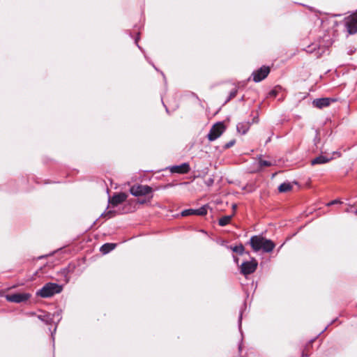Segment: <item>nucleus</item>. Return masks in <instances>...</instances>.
Here are the masks:
<instances>
[{"label": "nucleus", "mask_w": 357, "mask_h": 357, "mask_svg": "<svg viewBox=\"0 0 357 357\" xmlns=\"http://www.w3.org/2000/svg\"><path fill=\"white\" fill-rule=\"evenodd\" d=\"M250 244L255 252L263 250L264 252H271L275 247V243L269 239L261 236H253L250 239Z\"/></svg>", "instance_id": "nucleus-1"}, {"label": "nucleus", "mask_w": 357, "mask_h": 357, "mask_svg": "<svg viewBox=\"0 0 357 357\" xmlns=\"http://www.w3.org/2000/svg\"><path fill=\"white\" fill-rule=\"evenodd\" d=\"M62 291V286L53 282L45 284L36 292V295L41 298H50Z\"/></svg>", "instance_id": "nucleus-2"}, {"label": "nucleus", "mask_w": 357, "mask_h": 357, "mask_svg": "<svg viewBox=\"0 0 357 357\" xmlns=\"http://www.w3.org/2000/svg\"><path fill=\"white\" fill-rule=\"evenodd\" d=\"M344 26L349 34L357 33V11L346 17L344 20Z\"/></svg>", "instance_id": "nucleus-3"}, {"label": "nucleus", "mask_w": 357, "mask_h": 357, "mask_svg": "<svg viewBox=\"0 0 357 357\" xmlns=\"http://www.w3.org/2000/svg\"><path fill=\"white\" fill-rule=\"evenodd\" d=\"M153 191L152 188L149 185H134L130 188V192L135 197L145 196Z\"/></svg>", "instance_id": "nucleus-4"}, {"label": "nucleus", "mask_w": 357, "mask_h": 357, "mask_svg": "<svg viewBox=\"0 0 357 357\" xmlns=\"http://www.w3.org/2000/svg\"><path fill=\"white\" fill-rule=\"evenodd\" d=\"M225 127L222 122L215 123L210 130L208 134V139L212 142L218 139L225 131Z\"/></svg>", "instance_id": "nucleus-5"}, {"label": "nucleus", "mask_w": 357, "mask_h": 357, "mask_svg": "<svg viewBox=\"0 0 357 357\" xmlns=\"http://www.w3.org/2000/svg\"><path fill=\"white\" fill-rule=\"evenodd\" d=\"M257 266L258 263L255 259L245 261L241 266V273L244 275L251 274L256 271Z\"/></svg>", "instance_id": "nucleus-6"}, {"label": "nucleus", "mask_w": 357, "mask_h": 357, "mask_svg": "<svg viewBox=\"0 0 357 357\" xmlns=\"http://www.w3.org/2000/svg\"><path fill=\"white\" fill-rule=\"evenodd\" d=\"M31 296V295L29 293H17L6 295V299L11 303H20L26 301Z\"/></svg>", "instance_id": "nucleus-7"}, {"label": "nucleus", "mask_w": 357, "mask_h": 357, "mask_svg": "<svg viewBox=\"0 0 357 357\" xmlns=\"http://www.w3.org/2000/svg\"><path fill=\"white\" fill-rule=\"evenodd\" d=\"M270 73V68L268 66H262L257 70L252 73L253 81L255 82H259L264 79Z\"/></svg>", "instance_id": "nucleus-8"}, {"label": "nucleus", "mask_w": 357, "mask_h": 357, "mask_svg": "<svg viewBox=\"0 0 357 357\" xmlns=\"http://www.w3.org/2000/svg\"><path fill=\"white\" fill-rule=\"evenodd\" d=\"M127 197L128 195L124 192L116 193L112 197V198L109 199V202L113 206H116L117 205L125 202Z\"/></svg>", "instance_id": "nucleus-9"}, {"label": "nucleus", "mask_w": 357, "mask_h": 357, "mask_svg": "<svg viewBox=\"0 0 357 357\" xmlns=\"http://www.w3.org/2000/svg\"><path fill=\"white\" fill-rule=\"evenodd\" d=\"M190 169V165L187 162H184L180 165H174L169 167L172 173L187 174Z\"/></svg>", "instance_id": "nucleus-10"}, {"label": "nucleus", "mask_w": 357, "mask_h": 357, "mask_svg": "<svg viewBox=\"0 0 357 357\" xmlns=\"http://www.w3.org/2000/svg\"><path fill=\"white\" fill-rule=\"evenodd\" d=\"M335 100L329 98H317L313 101V105L317 108L321 109L325 107H328L332 102Z\"/></svg>", "instance_id": "nucleus-11"}, {"label": "nucleus", "mask_w": 357, "mask_h": 357, "mask_svg": "<svg viewBox=\"0 0 357 357\" xmlns=\"http://www.w3.org/2000/svg\"><path fill=\"white\" fill-rule=\"evenodd\" d=\"M333 159L332 157H327L325 155H319L311 160L312 165H322L328 162Z\"/></svg>", "instance_id": "nucleus-12"}, {"label": "nucleus", "mask_w": 357, "mask_h": 357, "mask_svg": "<svg viewBox=\"0 0 357 357\" xmlns=\"http://www.w3.org/2000/svg\"><path fill=\"white\" fill-rule=\"evenodd\" d=\"M250 124L249 122L245 121L241 122L237 124L236 129L238 132L242 133L243 135H245L248 130L250 129Z\"/></svg>", "instance_id": "nucleus-13"}, {"label": "nucleus", "mask_w": 357, "mask_h": 357, "mask_svg": "<svg viewBox=\"0 0 357 357\" xmlns=\"http://www.w3.org/2000/svg\"><path fill=\"white\" fill-rule=\"evenodd\" d=\"M116 245L113 243H105L100 248V251L103 254H107L114 249Z\"/></svg>", "instance_id": "nucleus-14"}, {"label": "nucleus", "mask_w": 357, "mask_h": 357, "mask_svg": "<svg viewBox=\"0 0 357 357\" xmlns=\"http://www.w3.org/2000/svg\"><path fill=\"white\" fill-rule=\"evenodd\" d=\"M317 45H312L310 46H309L307 47V52L308 53H311V54H314V56L317 57V58H319L321 56V54L322 52L321 53L319 51H320V48L319 47V50L318 51H316V49H317Z\"/></svg>", "instance_id": "nucleus-15"}, {"label": "nucleus", "mask_w": 357, "mask_h": 357, "mask_svg": "<svg viewBox=\"0 0 357 357\" xmlns=\"http://www.w3.org/2000/svg\"><path fill=\"white\" fill-rule=\"evenodd\" d=\"M292 185L289 183H283L278 187V190L280 192H289L291 190Z\"/></svg>", "instance_id": "nucleus-16"}, {"label": "nucleus", "mask_w": 357, "mask_h": 357, "mask_svg": "<svg viewBox=\"0 0 357 357\" xmlns=\"http://www.w3.org/2000/svg\"><path fill=\"white\" fill-rule=\"evenodd\" d=\"M232 218V215H225L219 219V225L222 227L228 225Z\"/></svg>", "instance_id": "nucleus-17"}, {"label": "nucleus", "mask_w": 357, "mask_h": 357, "mask_svg": "<svg viewBox=\"0 0 357 357\" xmlns=\"http://www.w3.org/2000/svg\"><path fill=\"white\" fill-rule=\"evenodd\" d=\"M38 318L47 324H50L52 320L51 314L49 313L45 314H40L38 316Z\"/></svg>", "instance_id": "nucleus-18"}, {"label": "nucleus", "mask_w": 357, "mask_h": 357, "mask_svg": "<svg viewBox=\"0 0 357 357\" xmlns=\"http://www.w3.org/2000/svg\"><path fill=\"white\" fill-rule=\"evenodd\" d=\"M195 212L197 215H204L207 213V208L206 206H204L198 209H195Z\"/></svg>", "instance_id": "nucleus-19"}, {"label": "nucleus", "mask_w": 357, "mask_h": 357, "mask_svg": "<svg viewBox=\"0 0 357 357\" xmlns=\"http://www.w3.org/2000/svg\"><path fill=\"white\" fill-rule=\"evenodd\" d=\"M231 249L232 250L233 252L238 253L239 255H242L244 252V247L243 246V245L231 247Z\"/></svg>", "instance_id": "nucleus-20"}, {"label": "nucleus", "mask_w": 357, "mask_h": 357, "mask_svg": "<svg viewBox=\"0 0 357 357\" xmlns=\"http://www.w3.org/2000/svg\"><path fill=\"white\" fill-rule=\"evenodd\" d=\"M195 215V209H192V208L185 209L181 212L182 216H188V215Z\"/></svg>", "instance_id": "nucleus-21"}, {"label": "nucleus", "mask_w": 357, "mask_h": 357, "mask_svg": "<svg viewBox=\"0 0 357 357\" xmlns=\"http://www.w3.org/2000/svg\"><path fill=\"white\" fill-rule=\"evenodd\" d=\"M236 94H237V89H234V90H232V91L230 92L229 96L228 98L227 99V100L225 101V102H229L231 99H232V98H235V97H236Z\"/></svg>", "instance_id": "nucleus-22"}, {"label": "nucleus", "mask_w": 357, "mask_h": 357, "mask_svg": "<svg viewBox=\"0 0 357 357\" xmlns=\"http://www.w3.org/2000/svg\"><path fill=\"white\" fill-rule=\"evenodd\" d=\"M259 165L260 167H269L271 165V162L268 160H260Z\"/></svg>", "instance_id": "nucleus-23"}, {"label": "nucleus", "mask_w": 357, "mask_h": 357, "mask_svg": "<svg viewBox=\"0 0 357 357\" xmlns=\"http://www.w3.org/2000/svg\"><path fill=\"white\" fill-rule=\"evenodd\" d=\"M102 216H105L107 218H111L114 215V212L112 211H108L107 212H105L101 215Z\"/></svg>", "instance_id": "nucleus-24"}, {"label": "nucleus", "mask_w": 357, "mask_h": 357, "mask_svg": "<svg viewBox=\"0 0 357 357\" xmlns=\"http://www.w3.org/2000/svg\"><path fill=\"white\" fill-rule=\"evenodd\" d=\"M234 144V141H230L227 144H226L225 147L226 148H230Z\"/></svg>", "instance_id": "nucleus-25"}, {"label": "nucleus", "mask_w": 357, "mask_h": 357, "mask_svg": "<svg viewBox=\"0 0 357 357\" xmlns=\"http://www.w3.org/2000/svg\"><path fill=\"white\" fill-rule=\"evenodd\" d=\"M337 203H340V202L338 200H333V201L331 202L330 203H328V206L333 205V204H335Z\"/></svg>", "instance_id": "nucleus-26"}, {"label": "nucleus", "mask_w": 357, "mask_h": 357, "mask_svg": "<svg viewBox=\"0 0 357 357\" xmlns=\"http://www.w3.org/2000/svg\"><path fill=\"white\" fill-rule=\"evenodd\" d=\"M137 202L142 204L146 203V200L145 199H143V200L138 199Z\"/></svg>", "instance_id": "nucleus-27"}, {"label": "nucleus", "mask_w": 357, "mask_h": 357, "mask_svg": "<svg viewBox=\"0 0 357 357\" xmlns=\"http://www.w3.org/2000/svg\"><path fill=\"white\" fill-rule=\"evenodd\" d=\"M241 319H242V315L241 314L240 317H239V322L240 323L241 322Z\"/></svg>", "instance_id": "nucleus-28"}, {"label": "nucleus", "mask_w": 357, "mask_h": 357, "mask_svg": "<svg viewBox=\"0 0 357 357\" xmlns=\"http://www.w3.org/2000/svg\"><path fill=\"white\" fill-rule=\"evenodd\" d=\"M234 260H235V261H236V263H238V258H236V257H235V258H234Z\"/></svg>", "instance_id": "nucleus-29"}, {"label": "nucleus", "mask_w": 357, "mask_h": 357, "mask_svg": "<svg viewBox=\"0 0 357 357\" xmlns=\"http://www.w3.org/2000/svg\"><path fill=\"white\" fill-rule=\"evenodd\" d=\"M137 43H138V38H136L135 39V43L137 44Z\"/></svg>", "instance_id": "nucleus-30"}, {"label": "nucleus", "mask_w": 357, "mask_h": 357, "mask_svg": "<svg viewBox=\"0 0 357 357\" xmlns=\"http://www.w3.org/2000/svg\"><path fill=\"white\" fill-rule=\"evenodd\" d=\"M236 205H233V208H234V209H235V208H236Z\"/></svg>", "instance_id": "nucleus-31"}, {"label": "nucleus", "mask_w": 357, "mask_h": 357, "mask_svg": "<svg viewBox=\"0 0 357 357\" xmlns=\"http://www.w3.org/2000/svg\"><path fill=\"white\" fill-rule=\"evenodd\" d=\"M302 357H305V356H304V353H303V356H302Z\"/></svg>", "instance_id": "nucleus-32"}, {"label": "nucleus", "mask_w": 357, "mask_h": 357, "mask_svg": "<svg viewBox=\"0 0 357 357\" xmlns=\"http://www.w3.org/2000/svg\"><path fill=\"white\" fill-rule=\"evenodd\" d=\"M356 215H357V211H356Z\"/></svg>", "instance_id": "nucleus-33"}]
</instances>
